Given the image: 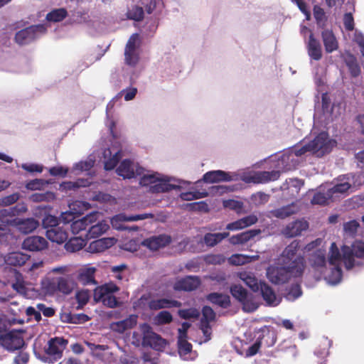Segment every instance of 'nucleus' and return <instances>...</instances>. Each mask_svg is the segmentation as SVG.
<instances>
[{
    "instance_id": "obj_1",
    "label": "nucleus",
    "mask_w": 364,
    "mask_h": 364,
    "mask_svg": "<svg viewBox=\"0 0 364 364\" xmlns=\"http://www.w3.org/2000/svg\"><path fill=\"white\" fill-rule=\"evenodd\" d=\"M281 264L284 265L292 277H302L306 268V260L299 240H293L284 248L281 255Z\"/></svg>"
},
{
    "instance_id": "obj_2",
    "label": "nucleus",
    "mask_w": 364,
    "mask_h": 364,
    "mask_svg": "<svg viewBox=\"0 0 364 364\" xmlns=\"http://www.w3.org/2000/svg\"><path fill=\"white\" fill-rule=\"evenodd\" d=\"M21 331H10L0 334V345L8 351H15L21 349L25 346V341Z\"/></svg>"
},
{
    "instance_id": "obj_3",
    "label": "nucleus",
    "mask_w": 364,
    "mask_h": 364,
    "mask_svg": "<svg viewBox=\"0 0 364 364\" xmlns=\"http://www.w3.org/2000/svg\"><path fill=\"white\" fill-rule=\"evenodd\" d=\"M342 257L346 267L351 269L355 265V257L364 258V242L355 241L351 247H342Z\"/></svg>"
},
{
    "instance_id": "obj_4",
    "label": "nucleus",
    "mask_w": 364,
    "mask_h": 364,
    "mask_svg": "<svg viewBox=\"0 0 364 364\" xmlns=\"http://www.w3.org/2000/svg\"><path fill=\"white\" fill-rule=\"evenodd\" d=\"M46 28L43 25L38 24L31 26L18 31L15 35V41L19 45L30 43L39 35L45 33Z\"/></svg>"
},
{
    "instance_id": "obj_5",
    "label": "nucleus",
    "mask_w": 364,
    "mask_h": 364,
    "mask_svg": "<svg viewBox=\"0 0 364 364\" xmlns=\"http://www.w3.org/2000/svg\"><path fill=\"white\" fill-rule=\"evenodd\" d=\"M309 144L311 152L319 157L329 153L333 146V142L329 139L328 133L324 132L319 133Z\"/></svg>"
},
{
    "instance_id": "obj_6",
    "label": "nucleus",
    "mask_w": 364,
    "mask_h": 364,
    "mask_svg": "<svg viewBox=\"0 0 364 364\" xmlns=\"http://www.w3.org/2000/svg\"><path fill=\"white\" fill-rule=\"evenodd\" d=\"M141 330L143 333L142 344L144 346H149L153 349L159 350L166 345V341L154 332L149 324L143 323L141 326Z\"/></svg>"
},
{
    "instance_id": "obj_7",
    "label": "nucleus",
    "mask_w": 364,
    "mask_h": 364,
    "mask_svg": "<svg viewBox=\"0 0 364 364\" xmlns=\"http://www.w3.org/2000/svg\"><path fill=\"white\" fill-rule=\"evenodd\" d=\"M138 40L139 34H132L127 42L124 48V63L132 68L135 67L139 60V54L136 45Z\"/></svg>"
},
{
    "instance_id": "obj_8",
    "label": "nucleus",
    "mask_w": 364,
    "mask_h": 364,
    "mask_svg": "<svg viewBox=\"0 0 364 364\" xmlns=\"http://www.w3.org/2000/svg\"><path fill=\"white\" fill-rule=\"evenodd\" d=\"M267 279L274 284L287 283L292 277L288 270L282 265L270 266L267 269Z\"/></svg>"
},
{
    "instance_id": "obj_9",
    "label": "nucleus",
    "mask_w": 364,
    "mask_h": 364,
    "mask_svg": "<svg viewBox=\"0 0 364 364\" xmlns=\"http://www.w3.org/2000/svg\"><path fill=\"white\" fill-rule=\"evenodd\" d=\"M67 344L68 341L63 338L60 337H55L48 341V346L46 350V353L52 357L51 362L57 361L61 358L63 350Z\"/></svg>"
},
{
    "instance_id": "obj_10",
    "label": "nucleus",
    "mask_w": 364,
    "mask_h": 364,
    "mask_svg": "<svg viewBox=\"0 0 364 364\" xmlns=\"http://www.w3.org/2000/svg\"><path fill=\"white\" fill-rule=\"evenodd\" d=\"M69 225L67 223L46 230V237L53 242L63 244L68 238Z\"/></svg>"
},
{
    "instance_id": "obj_11",
    "label": "nucleus",
    "mask_w": 364,
    "mask_h": 364,
    "mask_svg": "<svg viewBox=\"0 0 364 364\" xmlns=\"http://www.w3.org/2000/svg\"><path fill=\"white\" fill-rule=\"evenodd\" d=\"M48 242L43 237L32 235L26 237L22 243L23 249L30 252H41L48 248Z\"/></svg>"
},
{
    "instance_id": "obj_12",
    "label": "nucleus",
    "mask_w": 364,
    "mask_h": 364,
    "mask_svg": "<svg viewBox=\"0 0 364 364\" xmlns=\"http://www.w3.org/2000/svg\"><path fill=\"white\" fill-rule=\"evenodd\" d=\"M201 284L198 276L189 275L176 281L173 285L176 291H192L197 289Z\"/></svg>"
},
{
    "instance_id": "obj_13",
    "label": "nucleus",
    "mask_w": 364,
    "mask_h": 364,
    "mask_svg": "<svg viewBox=\"0 0 364 364\" xmlns=\"http://www.w3.org/2000/svg\"><path fill=\"white\" fill-rule=\"evenodd\" d=\"M97 218V213H92L82 219L73 221L70 225H69V230L70 229L74 235L80 234L81 232L88 230L89 225L95 223Z\"/></svg>"
},
{
    "instance_id": "obj_14",
    "label": "nucleus",
    "mask_w": 364,
    "mask_h": 364,
    "mask_svg": "<svg viewBox=\"0 0 364 364\" xmlns=\"http://www.w3.org/2000/svg\"><path fill=\"white\" fill-rule=\"evenodd\" d=\"M280 176L279 171H258L254 174L247 176L245 181L247 183H264L269 181L277 180Z\"/></svg>"
},
{
    "instance_id": "obj_15",
    "label": "nucleus",
    "mask_w": 364,
    "mask_h": 364,
    "mask_svg": "<svg viewBox=\"0 0 364 364\" xmlns=\"http://www.w3.org/2000/svg\"><path fill=\"white\" fill-rule=\"evenodd\" d=\"M97 269L94 267H85L77 272L76 279L83 286L97 285L95 273Z\"/></svg>"
},
{
    "instance_id": "obj_16",
    "label": "nucleus",
    "mask_w": 364,
    "mask_h": 364,
    "mask_svg": "<svg viewBox=\"0 0 364 364\" xmlns=\"http://www.w3.org/2000/svg\"><path fill=\"white\" fill-rule=\"evenodd\" d=\"M309 228V223L304 220H295L289 223L283 230V235L288 238L299 236Z\"/></svg>"
},
{
    "instance_id": "obj_17",
    "label": "nucleus",
    "mask_w": 364,
    "mask_h": 364,
    "mask_svg": "<svg viewBox=\"0 0 364 364\" xmlns=\"http://www.w3.org/2000/svg\"><path fill=\"white\" fill-rule=\"evenodd\" d=\"M309 262L314 270L323 273L326 268V251L322 249L316 250L311 255Z\"/></svg>"
},
{
    "instance_id": "obj_18",
    "label": "nucleus",
    "mask_w": 364,
    "mask_h": 364,
    "mask_svg": "<svg viewBox=\"0 0 364 364\" xmlns=\"http://www.w3.org/2000/svg\"><path fill=\"white\" fill-rule=\"evenodd\" d=\"M351 187L349 176H343L337 178V183L331 188L328 189L327 195L330 198L337 196L338 193H344Z\"/></svg>"
},
{
    "instance_id": "obj_19",
    "label": "nucleus",
    "mask_w": 364,
    "mask_h": 364,
    "mask_svg": "<svg viewBox=\"0 0 364 364\" xmlns=\"http://www.w3.org/2000/svg\"><path fill=\"white\" fill-rule=\"evenodd\" d=\"M181 302L174 299L161 298L151 299L148 303V306L151 310L157 311L162 309H171L173 307H181Z\"/></svg>"
},
{
    "instance_id": "obj_20",
    "label": "nucleus",
    "mask_w": 364,
    "mask_h": 364,
    "mask_svg": "<svg viewBox=\"0 0 364 364\" xmlns=\"http://www.w3.org/2000/svg\"><path fill=\"white\" fill-rule=\"evenodd\" d=\"M205 299L222 309H228L231 306L230 297L228 294L212 292L205 296Z\"/></svg>"
},
{
    "instance_id": "obj_21",
    "label": "nucleus",
    "mask_w": 364,
    "mask_h": 364,
    "mask_svg": "<svg viewBox=\"0 0 364 364\" xmlns=\"http://www.w3.org/2000/svg\"><path fill=\"white\" fill-rule=\"evenodd\" d=\"M307 52L309 57L314 60H319L322 58V48L319 41L315 38L311 33L309 41L306 45Z\"/></svg>"
},
{
    "instance_id": "obj_22",
    "label": "nucleus",
    "mask_w": 364,
    "mask_h": 364,
    "mask_svg": "<svg viewBox=\"0 0 364 364\" xmlns=\"http://www.w3.org/2000/svg\"><path fill=\"white\" fill-rule=\"evenodd\" d=\"M257 220L258 219L256 215H249L236 221L228 223L226 226V230L231 231L239 230L255 224Z\"/></svg>"
},
{
    "instance_id": "obj_23",
    "label": "nucleus",
    "mask_w": 364,
    "mask_h": 364,
    "mask_svg": "<svg viewBox=\"0 0 364 364\" xmlns=\"http://www.w3.org/2000/svg\"><path fill=\"white\" fill-rule=\"evenodd\" d=\"M171 242V237L167 235H159L152 237L144 241V244L152 250H157L169 245Z\"/></svg>"
},
{
    "instance_id": "obj_24",
    "label": "nucleus",
    "mask_w": 364,
    "mask_h": 364,
    "mask_svg": "<svg viewBox=\"0 0 364 364\" xmlns=\"http://www.w3.org/2000/svg\"><path fill=\"white\" fill-rule=\"evenodd\" d=\"M203 181L205 183H218L220 181H232V177L229 175L228 173L221 171H210L206 172L203 176Z\"/></svg>"
},
{
    "instance_id": "obj_25",
    "label": "nucleus",
    "mask_w": 364,
    "mask_h": 364,
    "mask_svg": "<svg viewBox=\"0 0 364 364\" xmlns=\"http://www.w3.org/2000/svg\"><path fill=\"white\" fill-rule=\"evenodd\" d=\"M75 287V283L68 277H60L57 278L56 282L53 283V291L58 290L59 292L68 295Z\"/></svg>"
},
{
    "instance_id": "obj_26",
    "label": "nucleus",
    "mask_w": 364,
    "mask_h": 364,
    "mask_svg": "<svg viewBox=\"0 0 364 364\" xmlns=\"http://www.w3.org/2000/svg\"><path fill=\"white\" fill-rule=\"evenodd\" d=\"M321 37L326 53H331L338 48V43L332 31H323Z\"/></svg>"
},
{
    "instance_id": "obj_27",
    "label": "nucleus",
    "mask_w": 364,
    "mask_h": 364,
    "mask_svg": "<svg viewBox=\"0 0 364 364\" xmlns=\"http://www.w3.org/2000/svg\"><path fill=\"white\" fill-rule=\"evenodd\" d=\"M109 228V225L105 222H99L95 225L91 224L89 225L88 230L85 233L84 236L87 240L97 238L106 232Z\"/></svg>"
},
{
    "instance_id": "obj_28",
    "label": "nucleus",
    "mask_w": 364,
    "mask_h": 364,
    "mask_svg": "<svg viewBox=\"0 0 364 364\" xmlns=\"http://www.w3.org/2000/svg\"><path fill=\"white\" fill-rule=\"evenodd\" d=\"M262 345H264L266 347L273 346L277 341V334L273 330H270L269 328L264 326L259 331V336H257Z\"/></svg>"
},
{
    "instance_id": "obj_29",
    "label": "nucleus",
    "mask_w": 364,
    "mask_h": 364,
    "mask_svg": "<svg viewBox=\"0 0 364 364\" xmlns=\"http://www.w3.org/2000/svg\"><path fill=\"white\" fill-rule=\"evenodd\" d=\"M261 232L259 229L249 230L240 234L232 235L230 237L229 242L232 245L245 244Z\"/></svg>"
},
{
    "instance_id": "obj_30",
    "label": "nucleus",
    "mask_w": 364,
    "mask_h": 364,
    "mask_svg": "<svg viewBox=\"0 0 364 364\" xmlns=\"http://www.w3.org/2000/svg\"><path fill=\"white\" fill-rule=\"evenodd\" d=\"M115 242L114 237H103L92 242L89 248L92 252H101L113 246Z\"/></svg>"
},
{
    "instance_id": "obj_31",
    "label": "nucleus",
    "mask_w": 364,
    "mask_h": 364,
    "mask_svg": "<svg viewBox=\"0 0 364 364\" xmlns=\"http://www.w3.org/2000/svg\"><path fill=\"white\" fill-rule=\"evenodd\" d=\"M343 58L351 76L353 77H358L360 74L361 70L356 57L350 52H346L343 55Z\"/></svg>"
},
{
    "instance_id": "obj_32",
    "label": "nucleus",
    "mask_w": 364,
    "mask_h": 364,
    "mask_svg": "<svg viewBox=\"0 0 364 364\" xmlns=\"http://www.w3.org/2000/svg\"><path fill=\"white\" fill-rule=\"evenodd\" d=\"M298 211L299 207L296 203H291L287 205L272 210L271 214L275 218L284 219L296 214Z\"/></svg>"
},
{
    "instance_id": "obj_33",
    "label": "nucleus",
    "mask_w": 364,
    "mask_h": 364,
    "mask_svg": "<svg viewBox=\"0 0 364 364\" xmlns=\"http://www.w3.org/2000/svg\"><path fill=\"white\" fill-rule=\"evenodd\" d=\"M259 287V291L263 299L265 302L270 306H277V296L273 289L265 282L262 283Z\"/></svg>"
},
{
    "instance_id": "obj_34",
    "label": "nucleus",
    "mask_w": 364,
    "mask_h": 364,
    "mask_svg": "<svg viewBox=\"0 0 364 364\" xmlns=\"http://www.w3.org/2000/svg\"><path fill=\"white\" fill-rule=\"evenodd\" d=\"M137 323V316L131 315L128 318L113 323L112 324V328L114 331H116L119 333H123L127 329L132 328L136 325Z\"/></svg>"
},
{
    "instance_id": "obj_35",
    "label": "nucleus",
    "mask_w": 364,
    "mask_h": 364,
    "mask_svg": "<svg viewBox=\"0 0 364 364\" xmlns=\"http://www.w3.org/2000/svg\"><path fill=\"white\" fill-rule=\"evenodd\" d=\"M230 292L235 299L243 305L244 308L247 306L248 292L241 284L231 285Z\"/></svg>"
},
{
    "instance_id": "obj_36",
    "label": "nucleus",
    "mask_w": 364,
    "mask_h": 364,
    "mask_svg": "<svg viewBox=\"0 0 364 364\" xmlns=\"http://www.w3.org/2000/svg\"><path fill=\"white\" fill-rule=\"evenodd\" d=\"M240 278L245 282V284L253 291L259 292V287L263 283V281L258 280L252 273L242 272L240 273Z\"/></svg>"
},
{
    "instance_id": "obj_37",
    "label": "nucleus",
    "mask_w": 364,
    "mask_h": 364,
    "mask_svg": "<svg viewBox=\"0 0 364 364\" xmlns=\"http://www.w3.org/2000/svg\"><path fill=\"white\" fill-rule=\"evenodd\" d=\"M230 235L228 232L218 233H206L203 236V242L206 246L213 247Z\"/></svg>"
},
{
    "instance_id": "obj_38",
    "label": "nucleus",
    "mask_w": 364,
    "mask_h": 364,
    "mask_svg": "<svg viewBox=\"0 0 364 364\" xmlns=\"http://www.w3.org/2000/svg\"><path fill=\"white\" fill-rule=\"evenodd\" d=\"M38 222L34 218L23 219L16 222L17 228L24 234L33 232L38 228Z\"/></svg>"
},
{
    "instance_id": "obj_39",
    "label": "nucleus",
    "mask_w": 364,
    "mask_h": 364,
    "mask_svg": "<svg viewBox=\"0 0 364 364\" xmlns=\"http://www.w3.org/2000/svg\"><path fill=\"white\" fill-rule=\"evenodd\" d=\"M30 256L21 252L10 253L6 259V262L12 266H23L29 259Z\"/></svg>"
},
{
    "instance_id": "obj_40",
    "label": "nucleus",
    "mask_w": 364,
    "mask_h": 364,
    "mask_svg": "<svg viewBox=\"0 0 364 364\" xmlns=\"http://www.w3.org/2000/svg\"><path fill=\"white\" fill-rule=\"evenodd\" d=\"M117 173L124 178L129 179L134 178V172L132 168V161L129 159L123 160L117 168Z\"/></svg>"
},
{
    "instance_id": "obj_41",
    "label": "nucleus",
    "mask_w": 364,
    "mask_h": 364,
    "mask_svg": "<svg viewBox=\"0 0 364 364\" xmlns=\"http://www.w3.org/2000/svg\"><path fill=\"white\" fill-rule=\"evenodd\" d=\"M178 188H180L178 186L171 184L166 181L160 180L159 178L156 183L150 187V191L152 193H166Z\"/></svg>"
},
{
    "instance_id": "obj_42",
    "label": "nucleus",
    "mask_w": 364,
    "mask_h": 364,
    "mask_svg": "<svg viewBox=\"0 0 364 364\" xmlns=\"http://www.w3.org/2000/svg\"><path fill=\"white\" fill-rule=\"evenodd\" d=\"M13 236L8 223L0 224V243L8 245Z\"/></svg>"
},
{
    "instance_id": "obj_43",
    "label": "nucleus",
    "mask_w": 364,
    "mask_h": 364,
    "mask_svg": "<svg viewBox=\"0 0 364 364\" xmlns=\"http://www.w3.org/2000/svg\"><path fill=\"white\" fill-rule=\"evenodd\" d=\"M67 14V11L65 9H54L47 14L46 19L48 21L59 22L63 21Z\"/></svg>"
},
{
    "instance_id": "obj_44",
    "label": "nucleus",
    "mask_w": 364,
    "mask_h": 364,
    "mask_svg": "<svg viewBox=\"0 0 364 364\" xmlns=\"http://www.w3.org/2000/svg\"><path fill=\"white\" fill-rule=\"evenodd\" d=\"M118 219L120 221H137L141 220H145L148 218H154V215L153 213H143V214H136L132 215H127L125 214H120L117 215Z\"/></svg>"
},
{
    "instance_id": "obj_45",
    "label": "nucleus",
    "mask_w": 364,
    "mask_h": 364,
    "mask_svg": "<svg viewBox=\"0 0 364 364\" xmlns=\"http://www.w3.org/2000/svg\"><path fill=\"white\" fill-rule=\"evenodd\" d=\"M84 245L83 240L79 237H73L65 243V247L68 251L74 252L82 249Z\"/></svg>"
},
{
    "instance_id": "obj_46",
    "label": "nucleus",
    "mask_w": 364,
    "mask_h": 364,
    "mask_svg": "<svg viewBox=\"0 0 364 364\" xmlns=\"http://www.w3.org/2000/svg\"><path fill=\"white\" fill-rule=\"evenodd\" d=\"M341 259V255L335 242H332L330 247V255L328 262L331 265L339 264Z\"/></svg>"
},
{
    "instance_id": "obj_47",
    "label": "nucleus",
    "mask_w": 364,
    "mask_h": 364,
    "mask_svg": "<svg viewBox=\"0 0 364 364\" xmlns=\"http://www.w3.org/2000/svg\"><path fill=\"white\" fill-rule=\"evenodd\" d=\"M128 18L136 21H141L144 18V9L142 7L139 6H134L129 9L127 14Z\"/></svg>"
},
{
    "instance_id": "obj_48",
    "label": "nucleus",
    "mask_w": 364,
    "mask_h": 364,
    "mask_svg": "<svg viewBox=\"0 0 364 364\" xmlns=\"http://www.w3.org/2000/svg\"><path fill=\"white\" fill-rule=\"evenodd\" d=\"M208 194L206 191H203V192H200L198 191H188V192H185V193H181L180 194V198L183 200H196V199L205 198L208 196Z\"/></svg>"
},
{
    "instance_id": "obj_49",
    "label": "nucleus",
    "mask_w": 364,
    "mask_h": 364,
    "mask_svg": "<svg viewBox=\"0 0 364 364\" xmlns=\"http://www.w3.org/2000/svg\"><path fill=\"white\" fill-rule=\"evenodd\" d=\"M173 321L171 314L167 311H160L154 318L155 323L157 325L168 324Z\"/></svg>"
},
{
    "instance_id": "obj_50",
    "label": "nucleus",
    "mask_w": 364,
    "mask_h": 364,
    "mask_svg": "<svg viewBox=\"0 0 364 364\" xmlns=\"http://www.w3.org/2000/svg\"><path fill=\"white\" fill-rule=\"evenodd\" d=\"M178 314L181 318L187 320L191 318H198L200 316V312L195 308H190L178 310Z\"/></svg>"
},
{
    "instance_id": "obj_51",
    "label": "nucleus",
    "mask_w": 364,
    "mask_h": 364,
    "mask_svg": "<svg viewBox=\"0 0 364 364\" xmlns=\"http://www.w3.org/2000/svg\"><path fill=\"white\" fill-rule=\"evenodd\" d=\"M314 16L318 26H323L327 20L324 10L319 6H314Z\"/></svg>"
},
{
    "instance_id": "obj_52",
    "label": "nucleus",
    "mask_w": 364,
    "mask_h": 364,
    "mask_svg": "<svg viewBox=\"0 0 364 364\" xmlns=\"http://www.w3.org/2000/svg\"><path fill=\"white\" fill-rule=\"evenodd\" d=\"M85 345L91 350L92 355L96 357L102 356L101 352L109 349V347L107 345L95 344L90 341H85Z\"/></svg>"
},
{
    "instance_id": "obj_53",
    "label": "nucleus",
    "mask_w": 364,
    "mask_h": 364,
    "mask_svg": "<svg viewBox=\"0 0 364 364\" xmlns=\"http://www.w3.org/2000/svg\"><path fill=\"white\" fill-rule=\"evenodd\" d=\"M333 267H332L331 274H329V280L333 284H337L341 282L342 279V269L339 264L333 265Z\"/></svg>"
},
{
    "instance_id": "obj_54",
    "label": "nucleus",
    "mask_w": 364,
    "mask_h": 364,
    "mask_svg": "<svg viewBox=\"0 0 364 364\" xmlns=\"http://www.w3.org/2000/svg\"><path fill=\"white\" fill-rule=\"evenodd\" d=\"M60 225H61V223L59 219L51 215L46 216L43 220V225L47 230L56 228Z\"/></svg>"
},
{
    "instance_id": "obj_55",
    "label": "nucleus",
    "mask_w": 364,
    "mask_h": 364,
    "mask_svg": "<svg viewBox=\"0 0 364 364\" xmlns=\"http://www.w3.org/2000/svg\"><path fill=\"white\" fill-rule=\"evenodd\" d=\"M202 315L203 318L201 321H204L205 322H211L215 321V312L213 309L209 306H204L202 309Z\"/></svg>"
},
{
    "instance_id": "obj_56",
    "label": "nucleus",
    "mask_w": 364,
    "mask_h": 364,
    "mask_svg": "<svg viewBox=\"0 0 364 364\" xmlns=\"http://www.w3.org/2000/svg\"><path fill=\"white\" fill-rule=\"evenodd\" d=\"M333 198L328 197L327 192L326 193H316L314 195L311 203L313 204L326 205L328 203V200H332Z\"/></svg>"
},
{
    "instance_id": "obj_57",
    "label": "nucleus",
    "mask_w": 364,
    "mask_h": 364,
    "mask_svg": "<svg viewBox=\"0 0 364 364\" xmlns=\"http://www.w3.org/2000/svg\"><path fill=\"white\" fill-rule=\"evenodd\" d=\"M159 181V178L156 174H146L141 177L139 181V184L141 186H148L150 187Z\"/></svg>"
},
{
    "instance_id": "obj_58",
    "label": "nucleus",
    "mask_w": 364,
    "mask_h": 364,
    "mask_svg": "<svg viewBox=\"0 0 364 364\" xmlns=\"http://www.w3.org/2000/svg\"><path fill=\"white\" fill-rule=\"evenodd\" d=\"M359 226V223L355 220H353L344 223L343 230L346 233H348L350 235H354L356 234Z\"/></svg>"
},
{
    "instance_id": "obj_59",
    "label": "nucleus",
    "mask_w": 364,
    "mask_h": 364,
    "mask_svg": "<svg viewBox=\"0 0 364 364\" xmlns=\"http://www.w3.org/2000/svg\"><path fill=\"white\" fill-rule=\"evenodd\" d=\"M343 21L346 31H352L354 29V18L351 13H346L343 16Z\"/></svg>"
},
{
    "instance_id": "obj_60",
    "label": "nucleus",
    "mask_w": 364,
    "mask_h": 364,
    "mask_svg": "<svg viewBox=\"0 0 364 364\" xmlns=\"http://www.w3.org/2000/svg\"><path fill=\"white\" fill-rule=\"evenodd\" d=\"M94 166L93 161H80L74 166V169L79 171H90Z\"/></svg>"
},
{
    "instance_id": "obj_61",
    "label": "nucleus",
    "mask_w": 364,
    "mask_h": 364,
    "mask_svg": "<svg viewBox=\"0 0 364 364\" xmlns=\"http://www.w3.org/2000/svg\"><path fill=\"white\" fill-rule=\"evenodd\" d=\"M262 344L257 338L255 342L248 348V349L245 352V356L246 357H252L255 355H256L258 352L259 348H261Z\"/></svg>"
},
{
    "instance_id": "obj_62",
    "label": "nucleus",
    "mask_w": 364,
    "mask_h": 364,
    "mask_svg": "<svg viewBox=\"0 0 364 364\" xmlns=\"http://www.w3.org/2000/svg\"><path fill=\"white\" fill-rule=\"evenodd\" d=\"M178 348L185 354L190 353L192 350V345L188 342L187 338H178Z\"/></svg>"
},
{
    "instance_id": "obj_63",
    "label": "nucleus",
    "mask_w": 364,
    "mask_h": 364,
    "mask_svg": "<svg viewBox=\"0 0 364 364\" xmlns=\"http://www.w3.org/2000/svg\"><path fill=\"white\" fill-rule=\"evenodd\" d=\"M97 287L100 291L111 293L112 294L119 291V288L114 283H107Z\"/></svg>"
},
{
    "instance_id": "obj_64",
    "label": "nucleus",
    "mask_w": 364,
    "mask_h": 364,
    "mask_svg": "<svg viewBox=\"0 0 364 364\" xmlns=\"http://www.w3.org/2000/svg\"><path fill=\"white\" fill-rule=\"evenodd\" d=\"M29 360V354L27 352L20 351L14 358L15 364H26Z\"/></svg>"
}]
</instances>
